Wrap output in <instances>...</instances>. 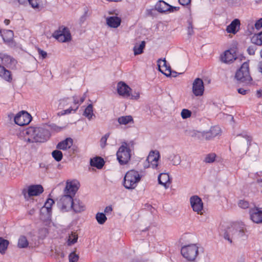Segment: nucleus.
Returning a JSON list of instances; mask_svg holds the SVG:
<instances>
[{"instance_id": "f257e3e1", "label": "nucleus", "mask_w": 262, "mask_h": 262, "mask_svg": "<svg viewBox=\"0 0 262 262\" xmlns=\"http://www.w3.org/2000/svg\"><path fill=\"white\" fill-rule=\"evenodd\" d=\"M25 140L29 143L44 142L50 137V133L46 125L43 127H30L23 132Z\"/></svg>"}, {"instance_id": "f03ea898", "label": "nucleus", "mask_w": 262, "mask_h": 262, "mask_svg": "<svg viewBox=\"0 0 262 262\" xmlns=\"http://www.w3.org/2000/svg\"><path fill=\"white\" fill-rule=\"evenodd\" d=\"M246 232V226L243 222L235 223L227 228L224 237L230 244H232L240 239H246L247 237Z\"/></svg>"}, {"instance_id": "7ed1b4c3", "label": "nucleus", "mask_w": 262, "mask_h": 262, "mask_svg": "<svg viewBox=\"0 0 262 262\" xmlns=\"http://www.w3.org/2000/svg\"><path fill=\"white\" fill-rule=\"evenodd\" d=\"M141 176L138 171L132 169L127 171L124 177L123 185L127 189H135L140 181Z\"/></svg>"}, {"instance_id": "20e7f679", "label": "nucleus", "mask_w": 262, "mask_h": 262, "mask_svg": "<svg viewBox=\"0 0 262 262\" xmlns=\"http://www.w3.org/2000/svg\"><path fill=\"white\" fill-rule=\"evenodd\" d=\"M235 140L238 151L247 152L251 144L252 137L247 132H243L236 136Z\"/></svg>"}, {"instance_id": "39448f33", "label": "nucleus", "mask_w": 262, "mask_h": 262, "mask_svg": "<svg viewBox=\"0 0 262 262\" xmlns=\"http://www.w3.org/2000/svg\"><path fill=\"white\" fill-rule=\"evenodd\" d=\"M235 78L240 83L248 84L251 82L252 78L249 72V63L247 62H244L237 70Z\"/></svg>"}, {"instance_id": "423d86ee", "label": "nucleus", "mask_w": 262, "mask_h": 262, "mask_svg": "<svg viewBox=\"0 0 262 262\" xmlns=\"http://www.w3.org/2000/svg\"><path fill=\"white\" fill-rule=\"evenodd\" d=\"M117 160L121 165L127 164L130 159V149L128 145L124 142L118 150L117 154Z\"/></svg>"}, {"instance_id": "0eeeda50", "label": "nucleus", "mask_w": 262, "mask_h": 262, "mask_svg": "<svg viewBox=\"0 0 262 262\" xmlns=\"http://www.w3.org/2000/svg\"><path fill=\"white\" fill-rule=\"evenodd\" d=\"M198 247L195 244L183 246L181 249L183 256L189 261L194 260L198 254Z\"/></svg>"}, {"instance_id": "6e6552de", "label": "nucleus", "mask_w": 262, "mask_h": 262, "mask_svg": "<svg viewBox=\"0 0 262 262\" xmlns=\"http://www.w3.org/2000/svg\"><path fill=\"white\" fill-rule=\"evenodd\" d=\"M54 38L61 42H68L71 39V35L69 29L65 27H60L53 34Z\"/></svg>"}, {"instance_id": "1a4fd4ad", "label": "nucleus", "mask_w": 262, "mask_h": 262, "mask_svg": "<svg viewBox=\"0 0 262 262\" xmlns=\"http://www.w3.org/2000/svg\"><path fill=\"white\" fill-rule=\"evenodd\" d=\"M43 191V188L40 185H30L28 188H24L22 191V194L26 199L32 196H37L42 193Z\"/></svg>"}, {"instance_id": "9d476101", "label": "nucleus", "mask_w": 262, "mask_h": 262, "mask_svg": "<svg viewBox=\"0 0 262 262\" xmlns=\"http://www.w3.org/2000/svg\"><path fill=\"white\" fill-rule=\"evenodd\" d=\"M73 201V196L71 194H64L60 198L57 204L62 211H68L71 209Z\"/></svg>"}, {"instance_id": "9b49d317", "label": "nucleus", "mask_w": 262, "mask_h": 262, "mask_svg": "<svg viewBox=\"0 0 262 262\" xmlns=\"http://www.w3.org/2000/svg\"><path fill=\"white\" fill-rule=\"evenodd\" d=\"M31 120V116L25 111L18 113L14 117L15 123L19 126L27 125Z\"/></svg>"}, {"instance_id": "f8f14e48", "label": "nucleus", "mask_w": 262, "mask_h": 262, "mask_svg": "<svg viewBox=\"0 0 262 262\" xmlns=\"http://www.w3.org/2000/svg\"><path fill=\"white\" fill-rule=\"evenodd\" d=\"M190 202L194 211L198 214H203V203L200 198L197 195H193L190 198Z\"/></svg>"}, {"instance_id": "ddd939ff", "label": "nucleus", "mask_w": 262, "mask_h": 262, "mask_svg": "<svg viewBox=\"0 0 262 262\" xmlns=\"http://www.w3.org/2000/svg\"><path fill=\"white\" fill-rule=\"evenodd\" d=\"M79 183L76 180H68L64 189V194H71L74 196L79 188Z\"/></svg>"}, {"instance_id": "4468645a", "label": "nucleus", "mask_w": 262, "mask_h": 262, "mask_svg": "<svg viewBox=\"0 0 262 262\" xmlns=\"http://www.w3.org/2000/svg\"><path fill=\"white\" fill-rule=\"evenodd\" d=\"M204 92V82L202 79L197 78L192 83V92L195 96H201Z\"/></svg>"}, {"instance_id": "2eb2a0df", "label": "nucleus", "mask_w": 262, "mask_h": 262, "mask_svg": "<svg viewBox=\"0 0 262 262\" xmlns=\"http://www.w3.org/2000/svg\"><path fill=\"white\" fill-rule=\"evenodd\" d=\"M250 219L256 224L262 223V210L260 208H251L249 211Z\"/></svg>"}, {"instance_id": "dca6fc26", "label": "nucleus", "mask_w": 262, "mask_h": 262, "mask_svg": "<svg viewBox=\"0 0 262 262\" xmlns=\"http://www.w3.org/2000/svg\"><path fill=\"white\" fill-rule=\"evenodd\" d=\"M132 89L125 82L120 81L117 84V92L119 95L128 98L130 96Z\"/></svg>"}, {"instance_id": "f3484780", "label": "nucleus", "mask_w": 262, "mask_h": 262, "mask_svg": "<svg viewBox=\"0 0 262 262\" xmlns=\"http://www.w3.org/2000/svg\"><path fill=\"white\" fill-rule=\"evenodd\" d=\"M157 62L159 71L167 77L170 76L171 74V69L167 66L165 59H159Z\"/></svg>"}, {"instance_id": "a211bd4d", "label": "nucleus", "mask_w": 262, "mask_h": 262, "mask_svg": "<svg viewBox=\"0 0 262 262\" xmlns=\"http://www.w3.org/2000/svg\"><path fill=\"white\" fill-rule=\"evenodd\" d=\"M160 158V154L158 151H151L147 158L148 163H150L152 168H157L158 166V161Z\"/></svg>"}, {"instance_id": "6ab92c4d", "label": "nucleus", "mask_w": 262, "mask_h": 262, "mask_svg": "<svg viewBox=\"0 0 262 262\" xmlns=\"http://www.w3.org/2000/svg\"><path fill=\"white\" fill-rule=\"evenodd\" d=\"M106 22L110 27L117 28L120 25L121 19L118 16H110L106 18Z\"/></svg>"}, {"instance_id": "aec40b11", "label": "nucleus", "mask_w": 262, "mask_h": 262, "mask_svg": "<svg viewBox=\"0 0 262 262\" xmlns=\"http://www.w3.org/2000/svg\"><path fill=\"white\" fill-rule=\"evenodd\" d=\"M240 24L239 19H234L231 24L227 27L226 31L229 33L236 34L239 30Z\"/></svg>"}, {"instance_id": "412c9836", "label": "nucleus", "mask_w": 262, "mask_h": 262, "mask_svg": "<svg viewBox=\"0 0 262 262\" xmlns=\"http://www.w3.org/2000/svg\"><path fill=\"white\" fill-rule=\"evenodd\" d=\"M0 58L2 63L6 66L15 65L16 63V60L14 58L5 53H0Z\"/></svg>"}, {"instance_id": "4be33fe9", "label": "nucleus", "mask_w": 262, "mask_h": 262, "mask_svg": "<svg viewBox=\"0 0 262 262\" xmlns=\"http://www.w3.org/2000/svg\"><path fill=\"white\" fill-rule=\"evenodd\" d=\"M0 77L9 82H11L12 80L11 72L1 65H0Z\"/></svg>"}, {"instance_id": "5701e85b", "label": "nucleus", "mask_w": 262, "mask_h": 262, "mask_svg": "<svg viewBox=\"0 0 262 262\" xmlns=\"http://www.w3.org/2000/svg\"><path fill=\"white\" fill-rule=\"evenodd\" d=\"M71 209L76 213H80L85 210V206L79 200L73 199Z\"/></svg>"}, {"instance_id": "b1692460", "label": "nucleus", "mask_w": 262, "mask_h": 262, "mask_svg": "<svg viewBox=\"0 0 262 262\" xmlns=\"http://www.w3.org/2000/svg\"><path fill=\"white\" fill-rule=\"evenodd\" d=\"M235 55L230 50H226L224 54L221 56V60L224 63H230L233 60H235Z\"/></svg>"}, {"instance_id": "393cba45", "label": "nucleus", "mask_w": 262, "mask_h": 262, "mask_svg": "<svg viewBox=\"0 0 262 262\" xmlns=\"http://www.w3.org/2000/svg\"><path fill=\"white\" fill-rule=\"evenodd\" d=\"M158 182L160 184L163 185L166 189L168 188L170 183L169 176L167 173H161L158 176Z\"/></svg>"}, {"instance_id": "a878e982", "label": "nucleus", "mask_w": 262, "mask_h": 262, "mask_svg": "<svg viewBox=\"0 0 262 262\" xmlns=\"http://www.w3.org/2000/svg\"><path fill=\"white\" fill-rule=\"evenodd\" d=\"M169 5L163 1H159L155 5V9L160 13H164L168 11Z\"/></svg>"}, {"instance_id": "bb28decb", "label": "nucleus", "mask_w": 262, "mask_h": 262, "mask_svg": "<svg viewBox=\"0 0 262 262\" xmlns=\"http://www.w3.org/2000/svg\"><path fill=\"white\" fill-rule=\"evenodd\" d=\"M72 144L73 140L68 138L58 143L56 148L59 149L66 150L67 148H70Z\"/></svg>"}, {"instance_id": "cd10ccee", "label": "nucleus", "mask_w": 262, "mask_h": 262, "mask_svg": "<svg viewBox=\"0 0 262 262\" xmlns=\"http://www.w3.org/2000/svg\"><path fill=\"white\" fill-rule=\"evenodd\" d=\"M90 164L98 169H101L104 164V161L102 158L97 157L91 159Z\"/></svg>"}, {"instance_id": "c85d7f7f", "label": "nucleus", "mask_w": 262, "mask_h": 262, "mask_svg": "<svg viewBox=\"0 0 262 262\" xmlns=\"http://www.w3.org/2000/svg\"><path fill=\"white\" fill-rule=\"evenodd\" d=\"M251 42L257 46L262 45V31L255 33L251 38Z\"/></svg>"}, {"instance_id": "c756f323", "label": "nucleus", "mask_w": 262, "mask_h": 262, "mask_svg": "<svg viewBox=\"0 0 262 262\" xmlns=\"http://www.w3.org/2000/svg\"><path fill=\"white\" fill-rule=\"evenodd\" d=\"M118 122L120 124L122 125H126L129 123H133L134 120L132 116H122L118 119Z\"/></svg>"}, {"instance_id": "7c9ffc66", "label": "nucleus", "mask_w": 262, "mask_h": 262, "mask_svg": "<svg viewBox=\"0 0 262 262\" xmlns=\"http://www.w3.org/2000/svg\"><path fill=\"white\" fill-rule=\"evenodd\" d=\"M72 102V100L70 98H63L60 99L59 101L58 108L63 109L67 107Z\"/></svg>"}, {"instance_id": "2f4dec72", "label": "nucleus", "mask_w": 262, "mask_h": 262, "mask_svg": "<svg viewBox=\"0 0 262 262\" xmlns=\"http://www.w3.org/2000/svg\"><path fill=\"white\" fill-rule=\"evenodd\" d=\"M29 245V242L25 236L21 235L18 241L17 246L19 248H27Z\"/></svg>"}, {"instance_id": "473e14b6", "label": "nucleus", "mask_w": 262, "mask_h": 262, "mask_svg": "<svg viewBox=\"0 0 262 262\" xmlns=\"http://www.w3.org/2000/svg\"><path fill=\"white\" fill-rule=\"evenodd\" d=\"M9 242L8 240L0 237V253L4 254L9 245Z\"/></svg>"}, {"instance_id": "72a5a7b5", "label": "nucleus", "mask_w": 262, "mask_h": 262, "mask_svg": "<svg viewBox=\"0 0 262 262\" xmlns=\"http://www.w3.org/2000/svg\"><path fill=\"white\" fill-rule=\"evenodd\" d=\"M83 115L85 116L89 120H91L92 117L94 116L93 111V105L90 104L85 108Z\"/></svg>"}, {"instance_id": "f704fd0d", "label": "nucleus", "mask_w": 262, "mask_h": 262, "mask_svg": "<svg viewBox=\"0 0 262 262\" xmlns=\"http://www.w3.org/2000/svg\"><path fill=\"white\" fill-rule=\"evenodd\" d=\"M145 46V41H141V43L139 46H135L134 48V54L135 55L141 54L143 52V50Z\"/></svg>"}, {"instance_id": "c9c22d12", "label": "nucleus", "mask_w": 262, "mask_h": 262, "mask_svg": "<svg viewBox=\"0 0 262 262\" xmlns=\"http://www.w3.org/2000/svg\"><path fill=\"white\" fill-rule=\"evenodd\" d=\"M169 160L171 162L173 165H178L181 162V157L178 155L173 154L171 155L169 158Z\"/></svg>"}, {"instance_id": "e433bc0d", "label": "nucleus", "mask_w": 262, "mask_h": 262, "mask_svg": "<svg viewBox=\"0 0 262 262\" xmlns=\"http://www.w3.org/2000/svg\"><path fill=\"white\" fill-rule=\"evenodd\" d=\"M96 219L99 224H103L107 220L104 213L98 212L96 215Z\"/></svg>"}, {"instance_id": "4c0bfd02", "label": "nucleus", "mask_w": 262, "mask_h": 262, "mask_svg": "<svg viewBox=\"0 0 262 262\" xmlns=\"http://www.w3.org/2000/svg\"><path fill=\"white\" fill-rule=\"evenodd\" d=\"M78 239V235L75 233L72 232L71 234L69 235V238L68 239V245L70 246L71 245L74 244L76 243Z\"/></svg>"}, {"instance_id": "58836bf2", "label": "nucleus", "mask_w": 262, "mask_h": 262, "mask_svg": "<svg viewBox=\"0 0 262 262\" xmlns=\"http://www.w3.org/2000/svg\"><path fill=\"white\" fill-rule=\"evenodd\" d=\"M52 155L53 158L57 162L60 161L63 157L62 152L59 150H55L53 151Z\"/></svg>"}, {"instance_id": "ea45409f", "label": "nucleus", "mask_w": 262, "mask_h": 262, "mask_svg": "<svg viewBox=\"0 0 262 262\" xmlns=\"http://www.w3.org/2000/svg\"><path fill=\"white\" fill-rule=\"evenodd\" d=\"M90 15L89 10L85 7L83 8V14L79 19V23L82 24Z\"/></svg>"}, {"instance_id": "a19ab883", "label": "nucleus", "mask_w": 262, "mask_h": 262, "mask_svg": "<svg viewBox=\"0 0 262 262\" xmlns=\"http://www.w3.org/2000/svg\"><path fill=\"white\" fill-rule=\"evenodd\" d=\"M46 127L48 128L49 130L50 129L52 131H54L56 132H59L61 131L63 128V127H61V126H58L54 123L47 124L46 125Z\"/></svg>"}, {"instance_id": "79ce46f5", "label": "nucleus", "mask_w": 262, "mask_h": 262, "mask_svg": "<svg viewBox=\"0 0 262 262\" xmlns=\"http://www.w3.org/2000/svg\"><path fill=\"white\" fill-rule=\"evenodd\" d=\"M209 132L212 134L213 135L212 136L214 138L221 134V129L219 126H214L210 128Z\"/></svg>"}, {"instance_id": "37998d69", "label": "nucleus", "mask_w": 262, "mask_h": 262, "mask_svg": "<svg viewBox=\"0 0 262 262\" xmlns=\"http://www.w3.org/2000/svg\"><path fill=\"white\" fill-rule=\"evenodd\" d=\"M204 132H201L197 130H193L191 132L190 136L199 140L203 139Z\"/></svg>"}, {"instance_id": "c03bdc74", "label": "nucleus", "mask_w": 262, "mask_h": 262, "mask_svg": "<svg viewBox=\"0 0 262 262\" xmlns=\"http://www.w3.org/2000/svg\"><path fill=\"white\" fill-rule=\"evenodd\" d=\"M187 23H188L187 34L189 36H191L194 34L192 19L191 18L189 19L187 21Z\"/></svg>"}, {"instance_id": "a18cd8bd", "label": "nucleus", "mask_w": 262, "mask_h": 262, "mask_svg": "<svg viewBox=\"0 0 262 262\" xmlns=\"http://www.w3.org/2000/svg\"><path fill=\"white\" fill-rule=\"evenodd\" d=\"M216 157V155L214 153L208 154L204 160L206 163H210L214 161Z\"/></svg>"}, {"instance_id": "49530a36", "label": "nucleus", "mask_w": 262, "mask_h": 262, "mask_svg": "<svg viewBox=\"0 0 262 262\" xmlns=\"http://www.w3.org/2000/svg\"><path fill=\"white\" fill-rule=\"evenodd\" d=\"M181 114L183 119H187L191 116V112L187 109H183Z\"/></svg>"}, {"instance_id": "de8ad7c7", "label": "nucleus", "mask_w": 262, "mask_h": 262, "mask_svg": "<svg viewBox=\"0 0 262 262\" xmlns=\"http://www.w3.org/2000/svg\"><path fill=\"white\" fill-rule=\"evenodd\" d=\"M69 262H77L79 256L75 252H72L69 255Z\"/></svg>"}, {"instance_id": "09e8293b", "label": "nucleus", "mask_w": 262, "mask_h": 262, "mask_svg": "<svg viewBox=\"0 0 262 262\" xmlns=\"http://www.w3.org/2000/svg\"><path fill=\"white\" fill-rule=\"evenodd\" d=\"M54 203V200L51 199H48L45 203V207L47 209L48 212L51 209V207Z\"/></svg>"}, {"instance_id": "8fccbe9b", "label": "nucleus", "mask_w": 262, "mask_h": 262, "mask_svg": "<svg viewBox=\"0 0 262 262\" xmlns=\"http://www.w3.org/2000/svg\"><path fill=\"white\" fill-rule=\"evenodd\" d=\"M238 204L239 207L243 209L248 208L249 206V202L245 200H240Z\"/></svg>"}, {"instance_id": "3c124183", "label": "nucleus", "mask_w": 262, "mask_h": 262, "mask_svg": "<svg viewBox=\"0 0 262 262\" xmlns=\"http://www.w3.org/2000/svg\"><path fill=\"white\" fill-rule=\"evenodd\" d=\"M108 136V134H105L104 136H103L101 138L100 140V145L101 147L104 148L105 147Z\"/></svg>"}, {"instance_id": "603ef678", "label": "nucleus", "mask_w": 262, "mask_h": 262, "mask_svg": "<svg viewBox=\"0 0 262 262\" xmlns=\"http://www.w3.org/2000/svg\"><path fill=\"white\" fill-rule=\"evenodd\" d=\"M39 0H29L28 2L33 8H38L39 7Z\"/></svg>"}, {"instance_id": "864d4df0", "label": "nucleus", "mask_w": 262, "mask_h": 262, "mask_svg": "<svg viewBox=\"0 0 262 262\" xmlns=\"http://www.w3.org/2000/svg\"><path fill=\"white\" fill-rule=\"evenodd\" d=\"M212 136L213 135L210 133L209 131L204 132L203 139H205L207 140H210L214 138Z\"/></svg>"}, {"instance_id": "5fc2aeb1", "label": "nucleus", "mask_w": 262, "mask_h": 262, "mask_svg": "<svg viewBox=\"0 0 262 262\" xmlns=\"http://www.w3.org/2000/svg\"><path fill=\"white\" fill-rule=\"evenodd\" d=\"M140 97V93L138 92H134L130 93V96L128 98L134 100H138Z\"/></svg>"}, {"instance_id": "6e6d98bb", "label": "nucleus", "mask_w": 262, "mask_h": 262, "mask_svg": "<svg viewBox=\"0 0 262 262\" xmlns=\"http://www.w3.org/2000/svg\"><path fill=\"white\" fill-rule=\"evenodd\" d=\"M255 28L258 30L262 28V18H259L255 24Z\"/></svg>"}, {"instance_id": "4d7b16f0", "label": "nucleus", "mask_w": 262, "mask_h": 262, "mask_svg": "<svg viewBox=\"0 0 262 262\" xmlns=\"http://www.w3.org/2000/svg\"><path fill=\"white\" fill-rule=\"evenodd\" d=\"M38 52L39 55H40L42 57V59H45L47 57V53L46 52L44 51L43 50L38 48Z\"/></svg>"}, {"instance_id": "13d9d810", "label": "nucleus", "mask_w": 262, "mask_h": 262, "mask_svg": "<svg viewBox=\"0 0 262 262\" xmlns=\"http://www.w3.org/2000/svg\"><path fill=\"white\" fill-rule=\"evenodd\" d=\"M78 108V107H77L76 108V109L75 110H73L71 107V106H70L69 108L68 109H66V110H63L62 112H61V115H65V114H69V113H71V111H74V112L76 111V110Z\"/></svg>"}, {"instance_id": "bf43d9fd", "label": "nucleus", "mask_w": 262, "mask_h": 262, "mask_svg": "<svg viewBox=\"0 0 262 262\" xmlns=\"http://www.w3.org/2000/svg\"><path fill=\"white\" fill-rule=\"evenodd\" d=\"M256 49L253 46H250L248 49L247 52L250 55H254L255 53Z\"/></svg>"}, {"instance_id": "052dcab7", "label": "nucleus", "mask_w": 262, "mask_h": 262, "mask_svg": "<svg viewBox=\"0 0 262 262\" xmlns=\"http://www.w3.org/2000/svg\"><path fill=\"white\" fill-rule=\"evenodd\" d=\"M237 92L240 94L245 95L247 93L248 90H245L243 88H239L237 89Z\"/></svg>"}, {"instance_id": "680f3d73", "label": "nucleus", "mask_w": 262, "mask_h": 262, "mask_svg": "<svg viewBox=\"0 0 262 262\" xmlns=\"http://www.w3.org/2000/svg\"><path fill=\"white\" fill-rule=\"evenodd\" d=\"M191 2V0H179V3L183 6L189 4Z\"/></svg>"}, {"instance_id": "e2e57ef3", "label": "nucleus", "mask_w": 262, "mask_h": 262, "mask_svg": "<svg viewBox=\"0 0 262 262\" xmlns=\"http://www.w3.org/2000/svg\"><path fill=\"white\" fill-rule=\"evenodd\" d=\"M112 207L111 206H107L105 207V208L104 209V213H111L112 211Z\"/></svg>"}, {"instance_id": "0e129e2a", "label": "nucleus", "mask_w": 262, "mask_h": 262, "mask_svg": "<svg viewBox=\"0 0 262 262\" xmlns=\"http://www.w3.org/2000/svg\"><path fill=\"white\" fill-rule=\"evenodd\" d=\"M6 33L8 34V35L10 37V38H12L13 36V32L10 30H7L5 31Z\"/></svg>"}, {"instance_id": "69168bd1", "label": "nucleus", "mask_w": 262, "mask_h": 262, "mask_svg": "<svg viewBox=\"0 0 262 262\" xmlns=\"http://www.w3.org/2000/svg\"><path fill=\"white\" fill-rule=\"evenodd\" d=\"M169 7H170L168 11L169 12H173V11H178L179 9V7H173V6H172L170 5H169Z\"/></svg>"}, {"instance_id": "338daca9", "label": "nucleus", "mask_w": 262, "mask_h": 262, "mask_svg": "<svg viewBox=\"0 0 262 262\" xmlns=\"http://www.w3.org/2000/svg\"><path fill=\"white\" fill-rule=\"evenodd\" d=\"M262 95V90H259L257 91L256 95L257 97L260 98Z\"/></svg>"}, {"instance_id": "774afa93", "label": "nucleus", "mask_w": 262, "mask_h": 262, "mask_svg": "<svg viewBox=\"0 0 262 262\" xmlns=\"http://www.w3.org/2000/svg\"><path fill=\"white\" fill-rule=\"evenodd\" d=\"M258 69L259 72L262 73V63L259 62L258 65Z\"/></svg>"}]
</instances>
